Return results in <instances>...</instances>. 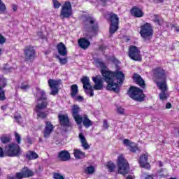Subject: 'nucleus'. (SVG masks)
<instances>
[{"label":"nucleus","mask_w":179,"mask_h":179,"mask_svg":"<svg viewBox=\"0 0 179 179\" xmlns=\"http://www.w3.org/2000/svg\"><path fill=\"white\" fill-rule=\"evenodd\" d=\"M101 69V73L103 78V80L107 83L106 90L115 93H120V85L124 83L125 80V75L122 71H107V66L104 62L100 59L96 60Z\"/></svg>","instance_id":"nucleus-1"},{"label":"nucleus","mask_w":179,"mask_h":179,"mask_svg":"<svg viewBox=\"0 0 179 179\" xmlns=\"http://www.w3.org/2000/svg\"><path fill=\"white\" fill-rule=\"evenodd\" d=\"M37 94H40L41 96L37 98V101H42L41 103H37L35 107V111L36 113L37 118H41V120H45L48 117V114L41 110H45L48 107V97L45 91L37 87L36 89Z\"/></svg>","instance_id":"nucleus-2"},{"label":"nucleus","mask_w":179,"mask_h":179,"mask_svg":"<svg viewBox=\"0 0 179 179\" xmlns=\"http://www.w3.org/2000/svg\"><path fill=\"white\" fill-rule=\"evenodd\" d=\"M22 155V148L16 143H11L3 148H1V157L8 156V157H19Z\"/></svg>","instance_id":"nucleus-3"},{"label":"nucleus","mask_w":179,"mask_h":179,"mask_svg":"<svg viewBox=\"0 0 179 179\" xmlns=\"http://www.w3.org/2000/svg\"><path fill=\"white\" fill-rule=\"evenodd\" d=\"M152 77L157 86H160L162 83L167 84V74L162 66H157L152 69Z\"/></svg>","instance_id":"nucleus-4"},{"label":"nucleus","mask_w":179,"mask_h":179,"mask_svg":"<svg viewBox=\"0 0 179 179\" xmlns=\"http://www.w3.org/2000/svg\"><path fill=\"white\" fill-rule=\"evenodd\" d=\"M83 24L85 30H90L94 34H99V22L96 18L90 15H85Z\"/></svg>","instance_id":"nucleus-5"},{"label":"nucleus","mask_w":179,"mask_h":179,"mask_svg":"<svg viewBox=\"0 0 179 179\" xmlns=\"http://www.w3.org/2000/svg\"><path fill=\"white\" fill-rule=\"evenodd\" d=\"M128 94L132 100L138 101V103L145 101V99H146V95L143 93V90L135 86H131L129 88Z\"/></svg>","instance_id":"nucleus-6"},{"label":"nucleus","mask_w":179,"mask_h":179,"mask_svg":"<svg viewBox=\"0 0 179 179\" xmlns=\"http://www.w3.org/2000/svg\"><path fill=\"white\" fill-rule=\"evenodd\" d=\"M140 36L147 43H150L152 38H153V27L152 24L148 22H145L140 27Z\"/></svg>","instance_id":"nucleus-7"},{"label":"nucleus","mask_w":179,"mask_h":179,"mask_svg":"<svg viewBox=\"0 0 179 179\" xmlns=\"http://www.w3.org/2000/svg\"><path fill=\"white\" fill-rule=\"evenodd\" d=\"M117 172L119 174H122V176H127V174L129 173V164L125 159L124 154L120 155L117 157Z\"/></svg>","instance_id":"nucleus-8"},{"label":"nucleus","mask_w":179,"mask_h":179,"mask_svg":"<svg viewBox=\"0 0 179 179\" xmlns=\"http://www.w3.org/2000/svg\"><path fill=\"white\" fill-rule=\"evenodd\" d=\"M108 22H110V24L109 27V33L110 34L113 35L114 33H115L118 29H119V24H120V17H118V15L117 14L113 13H110L108 14Z\"/></svg>","instance_id":"nucleus-9"},{"label":"nucleus","mask_w":179,"mask_h":179,"mask_svg":"<svg viewBox=\"0 0 179 179\" xmlns=\"http://www.w3.org/2000/svg\"><path fill=\"white\" fill-rule=\"evenodd\" d=\"M23 52L25 62H33L37 54L36 49H34V46L31 45L25 46Z\"/></svg>","instance_id":"nucleus-10"},{"label":"nucleus","mask_w":179,"mask_h":179,"mask_svg":"<svg viewBox=\"0 0 179 179\" xmlns=\"http://www.w3.org/2000/svg\"><path fill=\"white\" fill-rule=\"evenodd\" d=\"M73 15V11L71 1H65L60 10V17L62 19H69Z\"/></svg>","instance_id":"nucleus-11"},{"label":"nucleus","mask_w":179,"mask_h":179,"mask_svg":"<svg viewBox=\"0 0 179 179\" xmlns=\"http://www.w3.org/2000/svg\"><path fill=\"white\" fill-rule=\"evenodd\" d=\"M128 55L133 61H142V55H141V50L135 45H130L129 48Z\"/></svg>","instance_id":"nucleus-12"},{"label":"nucleus","mask_w":179,"mask_h":179,"mask_svg":"<svg viewBox=\"0 0 179 179\" xmlns=\"http://www.w3.org/2000/svg\"><path fill=\"white\" fill-rule=\"evenodd\" d=\"M33 176H34V171L29 169V167L24 166L21 169L20 172H17L15 173V178H30V177H33Z\"/></svg>","instance_id":"nucleus-13"},{"label":"nucleus","mask_w":179,"mask_h":179,"mask_svg":"<svg viewBox=\"0 0 179 179\" xmlns=\"http://www.w3.org/2000/svg\"><path fill=\"white\" fill-rule=\"evenodd\" d=\"M59 83H61V80L49 79L48 85L52 90L50 93L51 96H56V94L59 93Z\"/></svg>","instance_id":"nucleus-14"},{"label":"nucleus","mask_w":179,"mask_h":179,"mask_svg":"<svg viewBox=\"0 0 179 179\" xmlns=\"http://www.w3.org/2000/svg\"><path fill=\"white\" fill-rule=\"evenodd\" d=\"M158 89L161 90V92L159 94V100L161 101H165V100H167L169 97V92H167V90H169V87L167 86V84L162 83L160 85H157Z\"/></svg>","instance_id":"nucleus-15"},{"label":"nucleus","mask_w":179,"mask_h":179,"mask_svg":"<svg viewBox=\"0 0 179 179\" xmlns=\"http://www.w3.org/2000/svg\"><path fill=\"white\" fill-rule=\"evenodd\" d=\"M80 111V108L78 105H73L71 108L72 117L75 120L76 124L78 125H80L82 124L83 117L79 115V112Z\"/></svg>","instance_id":"nucleus-16"},{"label":"nucleus","mask_w":179,"mask_h":179,"mask_svg":"<svg viewBox=\"0 0 179 179\" xmlns=\"http://www.w3.org/2000/svg\"><path fill=\"white\" fill-rule=\"evenodd\" d=\"M81 83L83 85V89L85 90H89L90 96L93 97L94 96V91L93 90V87L90 85V79L87 76H84L81 79Z\"/></svg>","instance_id":"nucleus-17"},{"label":"nucleus","mask_w":179,"mask_h":179,"mask_svg":"<svg viewBox=\"0 0 179 179\" xmlns=\"http://www.w3.org/2000/svg\"><path fill=\"white\" fill-rule=\"evenodd\" d=\"M123 145L127 148H129V149L131 153H136V152H139V147H138V144L128 138L123 140Z\"/></svg>","instance_id":"nucleus-18"},{"label":"nucleus","mask_w":179,"mask_h":179,"mask_svg":"<svg viewBox=\"0 0 179 179\" xmlns=\"http://www.w3.org/2000/svg\"><path fill=\"white\" fill-rule=\"evenodd\" d=\"M149 159V155L148 153L143 154L140 156L138 163L142 169H146V170H150V164L148 162Z\"/></svg>","instance_id":"nucleus-19"},{"label":"nucleus","mask_w":179,"mask_h":179,"mask_svg":"<svg viewBox=\"0 0 179 179\" xmlns=\"http://www.w3.org/2000/svg\"><path fill=\"white\" fill-rule=\"evenodd\" d=\"M92 81L94 83V85L93 87V89H94V90H103V81L101 76L96 75L94 77H92Z\"/></svg>","instance_id":"nucleus-20"},{"label":"nucleus","mask_w":179,"mask_h":179,"mask_svg":"<svg viewBox=\"0 0 179 179\" xmlns=\"http://www.w3.org/2000/svg\"><path fill=\"white\" fill-rule=\"evenodd\" d=\"M58 120L60 125L63 127V128L71 127V122H69V117H68V115L59 114Z\"/></svg>","instance_id":"nucleus-21"},{"label":"nucleus","mask_w":179,"mask_h":179,"mask_svg":"<svg viewBox=\"0 0 179 179\" xmlns=\"http://www.w3.org/2000/svg\"><path fill=\"white\" fill-rule=\"evenodd\" d=\"M45 127L43 131V136L44 138H50L52 131H54V128L55 126L51 123L50 121L45 122Z\"/></svg>","instance_id":"nucleus-22"},{"label":"nucleus","mask_w":179,"mask_h":179,"mask_svg":"<svg viewBox=\"0 0 179 179\" xmlns=\"http://www.w3.org/2000/svg\"><path fill=\"white\" fill-rule=\"evenodd\" d=\"M130 13L134 17H143V16H145L143 10L136 6H134L131 8Z\"/></svg>","instance_id":"nucleus-23"},{"label":"nucleus","mask_w":179,"mask_h":179,"mask_svg":"<svg viewBox=\"0 0 179 179\" xmlns=\"http://www.w3.org/2000/svg\"><path fill=\"white\" fill-rule=\"evenodd\" d=\"M133 80L134 83H136L138 86H140L141 89H146V84L145 83V80L142 78V76L141 75L135 73L133 75Z\"/></svg>","instance_id":"nucleus-24"},{"label":"nucleus","mask_w":179,"mask_h":179,"mask_svg":"<svg viewBox=\"0 0 179 179\" xmlns=\"http://www.w3.org/2000/svg\"><path fill=\"white\" fill-rule=\"evenodd\" d=\"M57 50L61 57H66L68 55V50H66V46L64 43L60 42L57 45Z\"/></svg>","instance_id":"nucleus-25"},{"label":"nucleus","mask_w":179,"mask_h":179,"mask_svg":"<svg viewBox=\"0 0 179 179\" xmlns=\"http://www.w3.org/2000/svg\"><path fill=\"white\" fill-rule=\"evenodd\" d=\"M78 46L83 50H87L90 47V41L86 38H80L78 41Z\"/></svg>","instance_id":"nucleus-26"},{"label":"nucleus","mask_w":179,"mask_h":179,"mask_svg":"<svg viewBox=\"0 0 179 179\" xmlns=\"http://www.w3.org/2000/svg\"><path fill=\"white\" fill-rule=\"evenodd\" d=\"M58 159L61 162H68L71 159V154L68 150H62L58 153Z\"/></svg>","instance_id":"nucleus-27"},{"label":"nucleus","mask_w":179,"mask_h":179,"mask_svg":"<svg viewBox=\"0 0 179 179\" xmlns=\"http://www.w3.org/2000/svg\"><path fill=\"white\" fill-rule=\"evenodd\" d=\"M78 138L81 142V145L85 150H87L90 148V145L87 143V141L86 140V137L83 135V133L80 132L78 134Z\"/></svg>","instance_id":"nucleus-28"},{"label":"nucleus","mask_w":179,"mask_h":179,"mask_svg":"<svg viewBox=\"0 0 179 179\" xmlns=\"http://www.w3.org/2000/svg\"><path fill=\"white\" fill-rule=\"evenodd\" d=\"M6 78H3V77L1 78V101H3V100H6V96H5V91L3 90V87L6 86Z\"/></svg>","instance_id":"nucleus-29"},{"label":"nucleus","mask_w":179,"mask_h":179,"mask_svg":"<svg viewBox=\"0 0 179 179\" xmlns=\"http://www.w3.org/2000/svg\"><path fill=\"white\" fill-rule=\"evenodd\" d=\"M26 159L28 160H36V159H38V155L34 151L29 150L25 155Z\"/></svg>","instance_id":"nucleus-30"},{"label":"nucleus","mask_w":179,"mask_h":179,"mask_svg":"<svg viewBox=\"0 0 179 179\" xmlns=\"http://www.w3.org/2000/svg\"><path fill=\"white\" fill-rule=\"evenodd\" d=\"M82 122L85 128H90L93 125V122L89 119L87 115H83Z\"/></svg>","instance_id":"nucleus-31"},{"label":"nucleus","mask_w":179,"mask_h":179,"mask_svg":"<svg viewBox=\"0 0 179 179\" xmlns=\"http://www.w3.org/2000/svg\"><path fill=\"white\" fill-rule=\"evenodd\" d=\"M74 157L76 159H82V156L85 157L86 156V153L85 152H82L79 149H75L73 152Z\"/></svg>","instance_id":"nucleus-32"},{"label":"nucleus","mask_w":179,"mask_h":179,"mask_svg":"<svg viewBox=\"0 0 179 179\" xmlns=\"http://www.w3.org/2000/svg\"><path fill=\"white\" fill-rule=\"evenodd\" d=\"M106 167L110 173H114L115 170V164H114L113 161H109L106 162Z\"/></svg>","instance_id":"nucleus-33"},{"label":"nucleus","mask_w":179,"mask_h":179,"mask_svg":"<svg viewBox=\"0 0 179 179\" xmlns=\"http://www.w3.org/2000/svg\"><path fill=\"white\" fill-rule=\"evenodd\" d=\"M79 90L78 89V85L74 84L71 87V97H76L78 94Z\"/></svg>","instance_id":"nucleus-34"},{"label":"nucleus","mask_w":179,"mask_h":179,"mask_svg":"<svg viewBox=\"0 0 179 179\" xmlns=\"http://www.w3.org/2000/svg\"><path fill=\"white\" fill-rule=\"evenodd\" d=\"M153 17H154V19H153L154 23H157L159 26H162V22H163V18H160V17H159V15L157 14H154Z\"/></svg>","instance_id":"nucleus-35"},{"label":"nucleus","mask_w":179,"mask_h":179,"mask_svg":"<svg viewBox=\"0 0 179 179\" xmlns=\"http://www.w3.org/2000/svg\"><path fill=\"white\" fill-rule=\"evenodd\" d=\"M94 171H96V169H94V166H87L85 170V174H87V175L94 174Z\"/></svg>","instance_id":"nucleus-36"},{"label":"nucleus","mask_w":179,"mask_h":179,"mask_svg":"<svg viewBox=\"0 0 179 179\" xmlns=\"http://www.w3.org/2000/svg\"><path fill=\"white\" fill-rule=\"evenodd\" d=\"M56 58L59 59L61 65H66L68 64V58H61L59 55L56 56Z\"/></svg>","instance_id":"nucleus-37"},{"label":"nucleus","mask_w":179,"mask_h":179,"mask_svg":"<svg viewBox=\"0 0 179 179\" xmlns=\"http://www.w3.org/2000/svg\"><path fill=\"white\" fill-rule=\"evenodd\" d=\"M15 142H17V145H20V143H22V137L20 136V134H19V133H15Z\"/></svg>","instance_id":"nucleus-38"},{"label":"nucleus","mask_w":179,"mask_h":179,"mask_svg":"<svg viewBox=\"0 0 179 179\" xmlns=\"http://www.w3.org/2000/svg\"><path fill=\"white\" fill-rule=\"evenodd\" d=\"M10 137H7V136H3L1 138V141L2 143H9L10 142Z\"/></svg>","instance_id":"nucleus-39"},{"label":"nucleus","mask_w":179,"mask_h":179,"mask_svg":"<svg viewBox=\"0 0 179 179\" xmlns=\"http://www.w3.org/2000/svg\"><path fill=\"white\" fill-rule=\"evenodd\" d=\"M53 178L54 179H65V177L64 176H62L61 173H54Z\"/></svg>","instance_id":"nucleus-40"},{"label":"nucleus","mask_w":179,"mask_h":179,"mask_svg":"<svg viewBox=\"0 0 179 179\" xmlns=\"http://www.w3.org/2000/svg\"><path fill=\"white\" fill-rule=\"evenodd\" d=\"M53 2V7L55 9H59V7L61 6V3L58 1V0H52Z\"/></svg>","instance_id":"nucleus-41"},{"label":"nucleus","mask_w":179,"mask_h":179,"mask_svg":"<svg viewBox=\"0 0 179 179\" xmlns=\"http://www.w3.org/2000/svg\"><path fill=\"white\" fill-rule=\"evenodd\" d=\"M6 6L3 2L1 1V13H6Z\"/></svg>","instance_id":"nucleus-42"},{"label":"nucleus","mask_w":179,"mask_h":179,"mask_svg":"<svg viewBox=\"0 0 179 179\" xmlns=\"http://www.w3.org/2000/svg\"><path fill=\"white\" fill-rule=\"evenodd\" d=\"M117 110V113L119 114H120V115H124V114L125 113V110L124 109V108H122L121 106H118Z\"/></svg>","instance_id":"nucleus-43"},{"label":"nucleus","mask_w":179,"mask_h":179,"mask_svg":"<svg viewBox=\"0 0 179 179\" xmlns=\"http://www.w3.org/2000/svg\"><path fill=\"white\" fill-rule=\"evenodd\" d=\"M103 127L104 128V129H108V128H110V125L108 124V122L107 121V120H103Z\"/></svg>","instance_id":"nucleus-44"},{"label":"nucleus","mask_w":179,"mask_h":179,"mask_svg":"<svg viewBox=\"0 0 179 179\" xmlns=\"http://www.w3.org/2000/svg\"><path fill=\"white\" fill-rule=\"evenodd\" d=\"M29 87H30V85H24L23 83H22V85L20 86L21 90H27Z\"/></svg>","instance_id":"nucleus-45"},{"label":"nucleus","mask_w":179,"mask_h":179,"mask_svg":"<svg viewBox=\"0 0 179 179\" xmlns=\"http://www.w3.org/2000/svg\"><path fill=\"white\" fill-rule=\"evenodd\" d=\"M14 120H15L16 122L18 124L20 123V120H22V116L20 115H17L14 116Z\"/></svg>","instance_id":"nucleus-46"},{"label":"nucleus","mask_w":179,"mask_h":179,"mask_svg":"<svg viewBox=\"0 0 179 179\" xmlns=\"http://www.w3.org/2000/svg\"><path fill=\"white\" fill-rule=\"evenodd\" d=\"M6 42V38H5V36H1V44H4V43Z\"/></svg>","instance_id":"nucleus-47"},{"label":"nucleus","mask_w":179,"mask_h":179,"mask_svg":"<svg viewBox=\"0 0 179 179\" xmlns=\"http://www.w3.org/2000/svg\"><path fill=\"white\" fill-rule=\"evenodd\" d=\"M76 100H77V101H83V96L78 95L76 98Z\"/></svg>","instance_id":"nucleus-48"},{"label":"nucleus","mask_w":179,"mask_h":179,"mask_svg":"<svg viewBox=\"0 0 179 179\" xmlns=\"http://www.w3.org/2000/svg\"><path fill=\"white\" fill-rule=\"evenodd\" d=\"M12 8L14 12H16V10H17V5L12 4Z\"/></svg>","instance_id":"nucleus-49"},{"label":"nucleus","mask_w":179,"mask_h":179,"mask_svg":"<svg viewBox=\"0 0 179 179\" xmlns=\"http://www.w3.org/2000/svg\"><path fill=\"white\" fill-rule=\"evenodd\" d=\"M27 143H29V145H31V143H33V141L30 138V137L27 138Z\"/></svg>","instance_id":"nucleus-50"},{"label":"nucleus","mask_w":179,"mask_h":179,"mask_svg":"<svg viewBox=\"0 0 179 179\" xmlns=\"http://www.w3.org/2000/svg\"><path fill=\"white\" fill-rule=\"evenodd\" d=\"M171 107H172V106H171V104L169 102H168V103L166 104V108L170 109V108H171Z\"/></svg>","instance_id":"nucleus-51"},{"label":"nucleus","mask_w":179,"mask_h":179,"mask_svg":"<svg viewBox=\"0 0 179 179\" xmlns=\"http://www.w3.org/2000/svg\"><path fill=\"white\" fill-rule=\"evenodd\" d=\"M145 179H154V178H153V176L152 175H148L145 177Z\"/></svg>","instance_id":"nucleus-52"},{"label":"nucleus","mask_w":179,"mask_h":179,"mask_svg":"<svg viewBox=\"0 0 179 179\" xmlns=\"http://www.w3.org/2000/svg\"><path fill=\"white\" fill-rule=\"evenodd\" d=\"M6 108H8V105L1 106V110H3V111H5V110H6Z\"/></svg>","instance_id":"nucleus-53"},{"label":"nucleus","mask_w":179,"mask_h":179,"mask_svg":"<svg viewBox=\"0 0 179 179\" xmlns=\"http://www.w3.org/2000/svg\"><path fill=\"white\" fill-rule=\"evenodd\" d=\"M7 179H17V178H16V176L15 177V176H8Z\"/></svg>","instance_id":"nucleus-54"},{"label":"nucleus","mask_w":179,"mask_h":179,"mask_svg":"<svg viewBox=\"0 0 179 179\" xmlns=\"http://www.w3.org/2000/svg\"><path fill=\"white\" fill-rule=\"evenodd\" d=\"M88 38H89L90 40H92V38H93V36L90 35V36H88Z\"/></svg>","instance_id":"nucleus-55"},{"label":"nucleus","mask_w":179,"mask_h":179,"mask_svg":"<svg viewBox=\"0 0 179 179\" xmlns=\"http://www.w3.org/2000/svg\"><path fill=\"white\" fill-rule=\"evenodd\" d=\"M176 31L179 33V27H176Z\"/></svg>","instance_id":"nucleus-56"},{"label":"nucleus","mask_w":179,"mask_h":179,"mask_svg":"<svg viewBox=\"0 0 179 179\" xmlns=\"http://www.w3.org/2000/svg\"><path fill=\"white\" fill-rule=\"evenodd\" d=\"M159 2H164V0H159Z\"/></svg>","instance_id":"nucleus-57"},{"label":"nucleus","mask_w":179,"mask_h":179,"mask_svg":"<svg viewBox=\"0 0 179 179\" xmlns=\"http://www.w3.org/2000/svg\"><path fill=\"white\" fill-rule=\"evenodd\" d=\"M0 43H1V35H0Z\"/></svg>","instance_id":"nucleus-58"}]
</instances>
